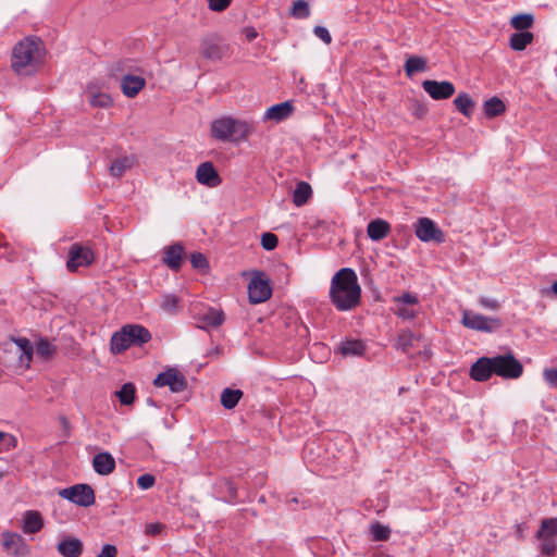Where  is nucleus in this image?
Returning a JSON list of instances; mask_svg holds the SVG:
<instances>
[{
	"label": "nucleus",
	"mask_w": 557,
	"mask_h": 557,
	"mask_svg": "<svg viewBox=\"0 0 557 557\" xmlns=\"http://www.w3.org/2000/svg\"><path fill=\"white\" fill-rule=\"evenodd\" d=\"M370 533L374 541H386L389 537L391 531L387 527L380 522H374L370 527Z\"/></svg>",
	"instance_id": "obj_39"
},
{
	"label": "nucleus",
	"mask_w": 557,
	"mask_h": 557,
	"mask_svg": "<svg viewBox=\"0 0 557 557\" xmlns=\"http://www.w3.org/2000/svg\"><path fill=\"white\" fill-rule=\"evenodd\" d=\"M330 300L338 311H349L359 306L361 287L352 269L343 268L334 274L331 280Z\"/></svg>",
	"instance_id": "obj_1"
},
{
	"label": "nucleus",
	"mask_w": 557,
	"mask_h": 557,
	"mask_svg": "<svg viewBox=\"0 0 557 557\" xmlns=\"http://www.w3.org/2000/svg\"><path fill=\"white\" fill-rule=\"evenodd\" d=\"M419 66H420V72L424 71L425 66H426V61L423 60L422 58H420Z\"/></svg>",
	"instance_id": "obj_58"
},
{
	"label": "nucleus",
	"mask_w": 557,
	"mask_h": 557,
	"mask_svg": "<svg viewBox=\"0 0 557 557\" xmlns=\"http://www.w3.org/2000/svg\"><path fill=\"white\" fill-rule=\"evenodd\" d=\"M83 548V542L72 536H66L57 544V550L63 557H79Z\"/></svg>",
	"instance_id": "obj_20"
},
{
	"label": "nucleus",
	"mask_w": 557,
	"mask_h": 557,
	"mask_svg": "<svg viewBox=\"0 0 557 557\" xmlns=\"http://www.w3.org/2000/svg\"><path fill=\"white\" fill-rule=\"evenodd\" d=\"M135 158L132 156H123L115 159L109 166V173L111 176L120 178L127 170H131L134 165Z\"/></svg>",
	"instance_id": "obj_27"
},
{
	"label": "nucleus",
	"mask_w": 557,
	"mask_h": 557,
	"mask_svg": "<svg viewBox=\"0 0 557 557\" xmlns=\"http://www.w3.org/2000/svg\"><path fill=\"white\" fill-rule=\"evenodd\" d=\"M153 384L157 387L169 386L172 393H181L187 388V381L185 376L174 368L159 373L153 380Z\"/></svg>",
	"instance_id": "obj_9"
},
{
	"label": "nucleus",
	"mask_w": 557,
	"mask_h": 557,
	"mask_svg": "<svg viewBox=\"0 0 557 557\" xmlns=\"http://www.w3.org/2000/svg\"><path fill=\"white\" fill-rule=\"evenodd\" d=\"M253 127L252 122L223 116L211 123V135L222 141L239 143L247 139Z\"/></svg>",
	"instance_id": "obj_3"
},
{
	"label": "nucleus",
	"mask_w": 557,
	"mask_h": 557,
	"mask_svg": "<svg viewBox=\"0 0 557 557\" xmlns=\"http://www.w3.org/2000/svg\"><path fill=\"white\" fill-rule=\"evenodd\" d=\"M479 304L483 308L488 309V310H493V311L498 310L500 308V305H499L498 300L495 299V298H490V297L482 296V297L479 298Z\"/></svg>",
	"instance_id": "obj_49"
},
{
	"label": "nucleus",
	"mask_w": 557,
	"mask_h": 557,
	"mask_svg": "<svg viewBox=\"0 0 557 557\" xmlns=\"http://www.w3.org/2000/svg\"><path fill=\"white\" fill-rule=\"evenodd\" d=\"M94 470L100 475H108L115 469V460L110 453H99L92 458Z\"/></svg>",
	"instance_id": "obj_21"
},
{
	"label": "nucleus",
	"mask_w": 557,
	"mask_h": 557,
	"mask_svg": "<svg viewBox=\"0 0 557 557\" xmlns=\"http://www.w3.org/2000/svg\"><path fill=\"white\" fill-rule=\"evenodd\" d=\"M136 388L132 383H125L120 391L116 392L122 405H132L135 400Z\"/></svg>",
	"instance_id": "obj_37"
},
{
	"label": "nucleus",
	"mask_w": 557,
	"mask_h": 557,
	"mask_svg": "<svg viewBox=\"0 0 557 557\" xmlns=\"http://www.w3.org/2000/svg\"><path fill=\"white\" fill-rule=\"evenodd\" d=\"M201 321L206 326L218 327L224 322V314L221 310L210 308L203 313Z\"/></svg>",
	"instance_id": "obj_36"
},
{
	"label": "nucleus",
	"mask_w": 557,
	"mask_h": 557,
	"mask_svg": "<svg viewBox=\"0 0 557 557\" xmlns=\"http://www.w3.org/2000/svg\"><path fill=\"white\" fill-rule=\"evenodd\" d=\"M534 39V36L530 32H518L510 36L509 47L515 51H522L530 45Z\"/></svg>",
	"instance_id": "obj_30"
},
{
	"label": "nucleus",
	"mask_w": 557,
	"mask_h": 557,
	"mask_svg": "<svg viewBox=\"0 0 557 557\" xmlns=\"http://www.w3.org/2000/svg\"><path fill=\"white\" fill-rule=\"evenodd\" d=\"M290 14L297 18H306L310 15L309 4L305 0H296L290 9Z\"/></svg>",
	"instance_id": "obj_40"
},
{
	"label": "nucleus",
	"mask_w": 557,
	"mask_h": 557,
	"mask_svg": "<svg viewBox=\"0 0 557 557\" xmlns=\"http://www.w3.org/2000/svg\"><path fill=\"white\" fill-rule=\"evenodd\" d=\"M422 87L434 100L448 99L455 94V86L448 81L437 82L425 79L422 82Z\"/></svg>",
	"instance_id": "obj_12"
},
{
	"label": "nucleus",
	"mask_w": 557,
	"mask_h": 557,
	"mask_svg": "<svg viewBox=\"0 0 557 557\" xmlns=\"http://www.w3.org/2000/svg\"><path fill=\"white\" fill-rule=\"evenodd\" d=\"M412 228H413L414 234L418 236V223H413Z\"/></svg>",
	"instance_id": "obj_59"
},
{
	"label": "nucleus",
	"mask_w": 557,
	"mask_h": 557,
	"mask_svg": "<svg viewBox=\"0 0 557 557\" xmlns=\"http://www.w3.org/2000/svg\"><path fill=\"white\" fill-rule=\"evenodd\" d=\"M406 389L404 387L399 388V393H404Z\"/></svg>",
	"instance_id": "obj_62"
},
{
	"label": "nucleus",
	"mask_w": 557,
	"mask_h": 557,
	"mask_svg": "<svg viewBox=\"0 0 557 557\" xmlns=\"http://www.w3.org/2000/svg\"><path fill=\"white\" fill-rule=\"evenodd\" d=\"M312 189L307 182H298L293 193V202L297 207H301L311 198Z\"/></svg>",
	"instance_id": "obj_29"
},
{
	"label": "nucleus",
	"mask_w": 557,
	"mask_h": 557,
	"mask_svg": "<svg viewBox=\"0 0 557 557\" xmlns=\"http://www.w3.org/2000/svg\"><path fill=\"white\" fill-rule=\"evenodd\" d=\"M94 259V252L89 247L79 244H73L69 250V258L66 262L67 270L75 272L79 267L90 265Z\"/></svg>",
	"instance_id": "obj_8"
},
{
	"label": "nucleus",
	"mask_w": 557,
	"mask_h": 557,
	"mask_svg": "<svg viewBox=\"0 0 557 557\" xmlns=\"http://www.w3.org/2000/svg\"><path fill=\"white\" fill-rule=\"evenodd\" d=\"M294 111V107L292 102L284 101L277 104H274L267 109L262 116L263 122L273 121L275 123L282 122L289 117Z\"/></svg>",
	"instance_id": "obj_18"
},
{
	"label": "nucleus",
	"mask_w": 557,
	"mask_h": 557,
	"mask_svg": "<svg viewBox=\"0 0 557 557\" xmlns=\"http://www.w3.org/2000/svg\"><path fill=\"white\" fill-rule=\"evenodd\" d=\"M314 35L320 38L324 44L329 45L332 41L330 32L323 26H315L313 29Z\"/></svg>",
	"instance_id": "obj_50"
},
{
	"label": "nucleus",
	"mask_w": 557,
	"mask_h": 557,
	"mask_svg": "<svg viewBox=\"0 0 557 557\" xmlns=\"http://www.w3.org/2000/svg\"><path fill=\"white\" fill-rule=\"evenodd\" d=\"M228 52V47L221 45L215 36H209L202 40L201 54L208 60H221Z\"/></svg>",
	"instance_id": "obj_15"
},
{
	"label": "nucleus",
	"mask_w": 557,
	"mask_h": 557,
	"mask_svg": "<svg viewBox=\"0 0 557 557\" xmlns=\"http://www.w3.org/2000/svg\"><path fill=\"white\" fill-rule=\"evenodd\" d=\"M131 347L128 336L123 335V326L120 331L113 333L110 341V349L112 354H121Z\"/></svg>",
	"instance_id": "obj_32"
},
{
	"label": "nucleus",
	"mask_w": 557,
	"mask_h": 557,
	"mask_svg": "<svg viewBox=\"0 0 557 557\" xmlns=\"http://www.w3.org/2000/svg\"><path fill=\"white\" fill-rule=\"evenodd\" d=\"M420 242L442 244L445 234L431 219L420 218Z\"/></svg>",
	"instance_id": "obj_13"
},
{
	"label": "nucleus",
	"mask_w": 557,
	"mask_h": 557,
	"mask_svg": "<svg viewBox=\"0 0 557 557\" xmlns=\"http://www.w3.org/2000/svg\"><path fill=\"white\" fill-rule=\"evenodd\" d=\"M418 72V55L410 57L406 62V73L412 77Z\"/></svg>",
	"instance_id": "obj_51"
},
{
	"label": "nucleus",
	"mask_w": 557,
	"mask_h": 557,
	"mask_svg": "<svg viewBox=\"0 0 557 557\" xmlns=\"http://www.w3.org/2000/svg\"><path fill=\"white\" fill-rule=\"evenodd\" d=\"M3 246H5V244L2 243V240H0V248L3 247Z\"/></svg>",
	"instance_id": "obj_63"
},
{
	"label": "nucleus",
	"mask_w": 557,
	"mask_h": 557,
	"mask_svg": "<svg viewBox=\"0 0 557 557\" xmlns=\"http://www.w3.org/2000/svg\"><path fill=\"white\" fill-rule=\"evenodd\" d=\"M492 358L494 374L508 380L522 375L523 366L511 352Z\"/></svg>",
	"instance_id": "obj_5"
},
{
	"label": "nucleus",
	"mask_w": 557,
	"mask_h": 557,
	"mask_svg": "<svg viewBox=\"0 0 557 557\" xmlns=\"http://www.w3.org/2000/svg\"><path fill=\"white\" fill-rule=\"evenodd\" d=\"M228 490H230V492L234 493V488L232 487V485H231V484H230V486H228Z\"/></svg>",
	"instance_id": "obj_61"
},
{
	"label": "nucleus",
	"mask_w": 557,
	"mask_h": 557,
	"mask_svg": "<svg viewBox=\"0 0 557 557\" xmlns=\"http://www.w3.org/2000/svg\"><path fill=\"white\" fill-rule=\"evenodd\" d=\"M277 244L278 238L275 234L268 232L261 235V246L263 249L273 250L277 247Z\"/></svg>",
	"instance_id": "obj_45"
},
{
	"label": "nucleus",
	"mask_w": 557,
	"mask_h": 557,
	"mask_svg": "<svg viewBox=\"0 0 557 557\" xmlns=\"http://www.w3.org/2000/svg\"><path fill=\"white\" fill-rule=\"evenodd\" d=\"M184 256V248L181 244H173L164 249L163 263L171 270L178 271Z\"/></svg>",
	"instance_id": "obj_22"
},
{
	"label": "nucleus",
	"mask_w": 557,
	"mask_h": 557,
	"mask_svg": "<svg viewBox=\"0 0 557 557\" xmlns=\"http://www.w3.org/2000/svg\"><path fill=\"white\" fill-rule=\"evenodd\" d=\"M5 438H9L10 441H14V438L11 435L0 431V442L4 441Z\"/></svg>",
	"instance_id": "obj_57"
},
{
	"label": "nucleus",
	"mask_w": 557,
	"mask_h": 557,
	"mask_svg": "<svg viewBox=\"0 0 557 557\" xmlns=\"http://www.w3.org/2000/svg\"><path fill=\"white\" fill-rule=\"evenodd\" d=\"M461 324L470 330L494 333L503 327V320L498 317H485L470 310H462Z\"/></svg>",
	"instance_id": "obj_4"
},
{
	"label": "nucleus",
	"mask_w": 557,
	"mask_h": 557,
	"mask_svg": "<svg viewBox=\"0 0 557 557\" xmlns=\"http://www.w3.org/2000/svg\"><path fill=\"white\" fill-rule=\"evenodd\" d=\"M243 397V392L240 389H233L226 387L221 393V405L225 409H233L237 406L238 401Z\"/></svg>",
	"instance_id": "obj_31"
},
{
	"label": "nucleus",
	"mask_w": 557,
	"mask_h": 557,
	"mask_svg": "<svg viewBox=\"0 0 557 557\" xmlns=\"http://www.w3.org/2000/svg\"><path fill=\"white\" fill-rule=\"evenodd\" d=\"M232 0H208V7L211 11L223 12L226 10Z\"/></svg>",
	"instance_id": "obj_48"
},
{
	"label": "nucleus",
	"mask_w": 557,
	"mask_h": 557,
	"mask_svg": "<svg viewBox=\"0 0 557 557\" xmlns=\"http://www.w3.org/2000/svg\"><path fill=\"white\" fill-rule=\"evenodd\" d=\"M391 231L388 222L382 219L372 220L367 226L368 236L375 242L385 238Z\"/></svg>",
	"instance_id": "obj_23"
},
{
	"label": "nucleus",
	"mask_w": 557,
	"mask_h": 557,
	"mask_svg": "<svg viewBox=\"0 0 557 557\" xmlns=\"http://www.w3.org/2000/svg\"><path fill=\"white\" fill-rule=\"evenodd\" d=\"M272 295L270 281L263 272H256L248 284V298L250 304L267 301Z\"/></svg>",
	"instance_id": "obj_7"
},
{
	"label": "nucleus",
	"mask_w": 557,
	"mask_h": 557,
	"mask_svg": "<svg viewBox=\"0 0 557 557\" xmlns=\"http://www.w3.org/2000/svg\"><path fill=\"white\" fill-rule=\"evenodd\" d=\"M45 48L37 37H28L17 42L12 50L11 67L18 75H30L42 62Z\"/></svg>",
	"instance_id": "obj_2"
},
{
	"label": "nucleus",
	"mask_w": 557,
	"mask_h": 557,
	"mask_svg": "<svg viewBox=\"0 0 557 557\" xmlns=\"http://www.w3.org/2000/svg\"><path fill=\"white\" fill-rule=\"evenodd\" d=\"M337 350L343 356H362L366 351V344L360 339H345L339 343Z\"/></svg>",
	"instance_id": "obj_24"
},
{
	"label": "nucleus",
	"mask_w": 557,
	"mask_h": 557,
	"mask_svg": "<svg viewBox=\"0 0 557 557\" xmlns=\"http://www.w3.org/2000/svg\"><path fill=\"white\" fill-rule=\"evenodd\" d=\"M456 109L466 116H470L474 108V101L467 92L459 94L454 99Z\"/></svg>",
	"instance_id": "obj_33"
},
{
	"label": "nucleus",
	"mask_w": 557,
	"mask_h": 557,
	"mask_svg": "<svg viewBox=\"0 0 557 557\" xmlns=\"http://www.w3.org/2000/svg\"><path fill=\"white\" fill-rule=\"evenodd\" d=\"M59 495L81 507H89L95 504V492L88 484H75L62 488Z\"/></svg>",
	"instance_id": "obj_6"
},
{
	"label": "nucleus",
	"mask_w": 557,
	"mask_h": 557,
	"mask_svg": "<svg viewBox=\"0 0 557 557\" xmlns=\"http://www.w3.org/2000/svg\"><path fill=\"white\" fill-rule=\"evenodd\" d=\"M395 304L394 313L403 320H412L416 317V306L418 305V297L410 293H404L400 296L393 298Z\"/></svg>",
	"instance_id": "obj_10"
},
{
	"label": "nucleus",
	"mask_w": 557,
	"mask_h": 557,
	"mask_svg": "<svg viewBox=\"0 0 557 557\" xmlns=\"http://www.w3.org/2000/svg\"><path fill=\"white\" fill-rule=\"evenodd\" d=\"M424 354H425V356H426V357H430V355H431V354L429 352V350H426V349H425Z\"/></svg>",
	"instance_id": "obj_60"
},
{
	"label": "nucleus",
	"mask_w": 557,
	"mask_h": 557,
	"mask_svg": "<svg viewBox=\"0 0 557 557\" xmlns=\"http://www.w3.org/2000/svg\"><path fill=\"white\" fill-rule=\"evenodd\" d=\"M541 541L540 549L542 554L552 556L557 550L556 539L553 536H542L537 537Z\"/></svg>",
	"instance_id": "obj_42"
},
{
	"label": "nucleus",
	"mask_w": 557,
	"mask_h": 557,
	"mask_svg": "<svg viewBox=\"0 0 557 557\" xmlns=\"http://www.w3.org/2000/svg\"><path fill=\"white\" fill-rule=\"evenodd\" d=\"M89 102L92 107L107 108L111 104L112 99L108 94H94L90 96Z\"/></svg>",
	"instance_id": "obj_44"
},
{
	"label": "nucleus",
	"mask_w": 557,
	"mask_h": 557,
	"mask_svg": "<svg viewBox=\"0 0 557 557\" xmlns=\"http://www.w3.org/2000/svg\"><path fill=\"white\" fill-rule=\"evenodd\" d=\"M190 263L194 269L199 270L201 272H207L209 269L208 260L201 252L191 253Z\"/></svg>",
	"instance_id": "obj_43"
},
{
	"label": "nucleus",
	"mask_w": 557,
	"mask_h": 557,
	"mask_svg": "<svg viewBox=\"0 0 557 557\" xmlns=\"http://www.w3.org/2000/svg\"><path fill=\"white\" fill-rule=\"evenodd\" d=\"M544 379L552 387L557 388V368L546 369Z\"/></svg>",
	"instance_id": "obj_52"
},
{
	"label": "nucleus",
	"mask_w": 557,
	"mask_h": 557,
	"mask_svg": "<svg viewBox=\"0 0 557 557\" xmlns=\"http://www.w3.org/2000/svg\"><path fill=\"white\" fill-rule=\"evenodd\" d=\"M492 374H494L492 357H481L471 366L470 376L476 382L487 381Z\"/></svg>",
	"instance_id": "obj_16"
},
{
	"label": "nucleus",
	"mask_w": 557,
	"mask_h": 557,
	"mask_svg": "<svg viewBox=\"0 0 557 557\" xmlns=\"http://www.w3.org/2000/svg\"><path fill=\"white\" fill-rule=\"evenodd\" d=\"M117 548L114 545L106 544L102 546L100 554L96 557H116Z\"/></svg>",
	"instance_id": "obj_53"
},
{
	"label": "nucleus",
	"mask_w": 557,
	"mask_h": 557,
	"mask_svg": "<svg viewBox=\"0 0 557 557\" xmlns=\"http://www.w3.org/2000/svg\"><path fill=\"white\" fill-rule=\"evenodd\" d=\"M154 483H156V478L150 473L141 474L137 479V485L141 490H148V488L152 487L154 485Z\"/></svg>",
	"instance_id": "obj_46"
},
{
	"label": "nucleus",
	"mask_w": 557,
	"mask_h": 557,
	"mask_svg": "<svg viewBox=\"0 0 557 557\" xmlns=\"http://www.w3.org/2000/svg\"><path fill=\"white\" fill-rule=\"evenodd\" d=\"M123 335L128 336L131 346H141L151 339L150 332L139 324H126L123 326Z\"/></svg>",
	"instance_id": "obj_17"
},
{
	"label": "nucleus",
	"mask_w": 557,
	"mask_h": 557,
	"mask_svg": "<svg viewBox=\"0 0 557 557\" xmlns=\"http://www.w3.org/2000/svg\"><path fill=\"white\" fill-rule=\"evenodd\" d=\"M483 107L487 117H495L505 111V103L498 97L486 100Z\"/></svg>",
	"instance_id": "obj_35"
},
{
	"label": "nucleus",
	"mask_w": 557,
	"mask_h": 557,
	"mask_svg": "<svg viewBox=\"0 0 557 557\" xmlns=\"http://www.w3.org/2000/svg\"><path fill=\"white\" fill-rule=\"evenodd\" d=\"M257 35L258 34L253 28L247 29V32H246V37L249 41L253 40L257 37Z\"/></svg>",
	"instance_id": "obj_56"
},
{
	"label": "nucleus",
	"mask_w": 557,
	"mask_h": 557,
	"mask_svg": "<svg viewBox=\"0 0 557 557\" xmlns=\"http://www.w3.org/2000/svg\"><path fill=\"white\" fill-rule=\"evenodd\" d=\"M414 334L409 329L400 330L397 335L395 347L406 355H410L413 348Z\"/></svg>",
	"instance_id": "obj_28"
},
{
	"label": "nucleus",
	"mask_w": 557,
	"mask_h": 557,
	"mask_svg": "<svg viewBox=\"0 0 557 557\" xmlns=\"http://www.w3.org/2000/svg\"><path fill=\"white\" fill-rule=\"evenodd\" d=\"M178 298L174 295H164L161 307L165 311H174L177 309Z\"/></svg>",
	"instance_id": "obj_47"
},
{
	"label": "nucleus",
	"mask_w": 557,
	"mask_h": 557,
	"mask_svg": "<svg viewBox=\"0 0 557 557\" xmlns=\"http://www.w3.org/2000/svg\"><path fill=\"white\" fill-rule=\"evenodd\" d=\"M146 86V81L141 76L125 74L121 77L122 92L128 97L134 98Z\"/></svg>",
	"instance_id": "obj_19"
},
{
	"label": "nucleus",
	"mask_w": 557,
	"mask_h": 557,
	"mask_svg": "<svg viewBox=\"0 0 557 557\" xmlns=\"http://www.w3.org/2000/svg\"><path fill=\"white\" fill-rule=\"evenodd\" d=\"M44 527L41 515L36 510H28L24 516L23 531L28 534L39 532Z\"/></svg>",
	"instance_id": "obj_26"
},
{
	"label": "nucleus",
	"mask_w": 557,
	"mask_h": 557,
	"mask_svg": "<svg viewBox=\"0 0 557 557\" xmlns=\"http://www.w3.org/2000/svg\"><path fill=\"white\" fill-rule=\"evenodd\" d=\"M55 351V347L46 338H40L36 345V352L38 356L48 359Z\"/></svg>",
	"instance_id": "obj_41"
},
{
	"label": "nucleus",
	"mask_w": 557,
	"mask_h": 557,
	"mask_svg": "<svg viewBox=\"0 0 557 557\" xmlns=\"http://www.w3.org/2000/svg\"><path fill=\"white\" fill-rule=\"evenodd\" d=\"M115 71H119V67L112 69V72L115 73Z\"/></svg>",
	"instance_id": "obj_64"
},
{
	"label": "nucleus",
	"mask_w": 557,
	"mask_h": 557,
	"mask_svg": "<svg viewBox=\"0 0 557 557\" xmlns=\"http://www.w3.org/2000/svg\"><path fill=\"white\" fill-rule=\"evenodd\" d=\"M196 180L199 184L208 187H216L222 182L218 171L210 161L198 165L196 170Z\"/></svg>",
	"instance_id": "obj_14"
},
{
	"label": "nucleus",
	"mask_w": 557,
	"mask_h": 557,
	"mask_svg": "<svg viewBox=\"0 0 557 557\" xmlns=\"http://www.w3.org/2000/svg\"><path fill=\"white\" fill-rule=\"evenodd\" d=\"M162 525L160 523H149L146 525L145 532L149 535H157L161 532Z\"/></svg>",
	"instance_id": "obj_54"
},
{
	"label": "nucleus",
	"mask_w": 557,
	"mask_h": 557,
	"mask_svg": "<svg viewBox=\"0 0 557 557\" xmlns=\"http://www.w3.org/2000/svg\"><path fill=\"white\" fill-rule=\"evenodd\" d=\"M2 545L7 554L14 557H25L29 553V547L22 535L5 531L2 533Z\"/></svg>",
	"instance_id": "obj_11"
},
{
	"label": "nucleus",
	"mask_w": 557,
	"mask_h": 557,
	"mask_svg": "<svg viewBox=\"0 0 557 557\" xmlns=\"http://www.w3.org/2000/svg\"><path fill=\"white\" fill-rule=\"evenodd\" d=\"M541 293L545 297H557V281L554 282L550 287L543 288Z\"/></svg>",
	"instance_id": "obj_55"
},
{
	"label": "nucleus",
	"mask_w": 557,
	"mask_h": 557,
	"mask_svg": "<svg viewBox=\"0 0 557 557\" xmlns=\"http://www.w3.org/2000/svg\"><path fill=\"white\" fill-rule=\"evenodd\" d=\"M14 344L17 346L20 351V362L24 364L26 368H29V364L33 360L34 347L29 339L26 337H16L13 338Z\"/></svg>",
	"instance_id": "obj_25"
},
{
	"label": "nucleus",
	"mask_w": 557,
	"mask_h": 557,
	"mask_svg": "<svg viewBox=\"0 0 557 557\" xmlns=\"http://www.w3.org/2000/svg\"><path fill=\"white\" fill-rule=\"evenodd\" d=\"M557 535V518L544 519L541 523V528L536 533V537L553 536Z\"/></svg>",
	"instance_id": "obj_38"
},
{
	"label": "nucleus",
	"mask_w": 557,
	"mask_h": 557,
	"mask_svg": "<svg viewBox=\"0 0 557 557\" xmlns=\"http://www.w3.org/2000/svg\"><path fill=\"white\" fill-rule=\"evenodd\" d=\"M511 26L520 32H528L534 24V16L530 13H521L511 17Z\"/></svg>",
	"instance_id": "obj_34"
}]
</instances>
